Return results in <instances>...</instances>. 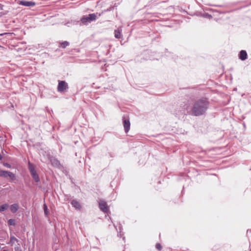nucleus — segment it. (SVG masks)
<instances>
[{
  "label": "nucleus",
  "mask_w": 251,
  "mask_h": 251,
  "mask_svg": "<svg viewBox=\"0 0 251 251\" xmlns=\"http://www.w3.org/2000/svg\"><path fill=\"white\" fill-rule=\"evenodd\" d=\"M99 207L100 209L104 213L107 212L108 210L107 203L104 201H100L99 202Z\"/></svg>",
  "instance_id": "nucleus-8"
},
{
  "label": "nucleus",
  "mask_w": 251,
  "mask_h": 251,
  "mask_svg": "<svg viewBox=\"0 0 251 251\" xmlns=\"http://www.w3.org/2000/svg\"><path fill=\"white\" fill-rule=\"evenodd\" d=\"M8 224L10 226H15L16 225L15 220L10 219L8 221Z\"/></svg>",
  "instance_id": "nucleus-17"
},
{
  "label": "nucleus",
  "mask_w": 251,
  "mask_h": 251,
  "mask_svg": "<svg viewBox=\"0 0 251 251\" xmlns=\"http://www.w3.org/2000/svg\"><path fill=\"white\" fill-rule=\"evenodd\" d=\"M3 165L8 168H10L11 167V165L9 163H4Z\"/></svg>",
  "instance_id": "nucleus-20"
},
{
  "label": "nucleus",
  "mask_w": 251,
  "mask_h": 251,
  "mask_svg": "<svg viewBox=\"0 0 251 251\" xmlns=\"http://www.w3.org/2000/svg\"><path fill=\"white\" fill-rule=\"evenodd\" d=\"M209 101L206 98H202L195 101L192 107L191 114L199 116L204 114L208 108Z\"/></svg>",
  "instance_id": "nucleus-1"
},
{
  "label": "nucleus",
  "mask_w": 251,
  "mask_h": 251,
  "mask_svg": "<svg viewBox=\"0 0 251 251\" xmlns=\"http://www.w3.org/2000/svg\"><path fill=\"white\" fill-rule=\"evenodd\" d=\"M156 248L159 251L161 250V249L162 248L161 245L159 243L156 244Z\"/></svg>",
  "instance_id": "nucleus-18"
},
{
  "label": "nucleus",
  "mask_w": 251,
  "mask_h": 251,
  "mask_svg": "<svg viewBox=\"0 0 251 251\" xmlns=\"http://www.w3.org/2000/svg\"><path fill=\"white\" fill-rule=\"evenodd\" d=\"M71 204L73 205V206L75 207L76 209H79L80 208V205L79 203L75 200H73L71 202Z\"/></svg>",
  "instance_id": "nucleus-12"
},
{
  "label": "nucleus",
  "mask_w": 251,
  "mask_h": 251,
  "mask_svg": "<svg viewBox=\"0 0 251 251\" xmlns=\"http://www.w3.org/2000/svg\"><path fill=\"white\" fill-rule=\"evenodd\" d=\"M20 5L27 7H33L36 5V3L32 1L20 0L18 2Z\"/></svg>",
  "instance_id": "nucleus-7"
},
{
  "label": "nucleus",
  "mask_w": 251,
  "mask_h": 251,
  "mask_svg": "<svg viewBox=\"0 0 251 251\" xmlns=\"http://www.w3.org/2000/svg\"><path fill=\"white\" fill-rule=\"evenodd\" d=\"M123 125L125 128V130L126 133H127L129 129L130 126V123L129 121V118H126L125 116L123 117Z\"/></svg>",
  "instance_id": "nucleus-6"
},
{
  "label": "nucleus",
  "mask_w": 251,
  "mask_h": 251,
  "mask_svg": "<svg viewBox=\"0 0 251 251\" xmlns=\"http://www.w3.org/2000/svg\"><path fill=\"white\" fill-rule=\"evenodd\" d=\"M97 14H90L87 16L83 17L81 19V21L83 24L86 25L88 23H90L92 21H95L97 19Z\"/></svg>",
  "instance_id": "nucleus-2"
},
{
  "label": "nucleus",
  "mask_w": 251,
  "mask_h": 251,
  "mask_svg": "<svg viewBox=\"0 0 251 251\" xmlns=\"http://www.w3.org/2000/svg\"><path fill=\"white\" fill-rule=\"evenodd\" d=\"M0 177H3L4 178H9L11 180L16 179V176L13 173L4 170H0Z\"/></svg>",
  "instance_id": "nucleus-3"
},
{
  "label": "nucleus",
  "mask_w": 251,
  "mask_h": 251,
  "mask_svg": "<svg viewBox=\"0 0 251 251\" xmlns=\"http://www.w3.org/2000/svg\"><path fill=\"white\" fill-rule=\"evenodd\" d=\"M68 88V84L64 81H59L57 87L58 91L62 92L65 91Z\"/></svg>",
  "instance_id": "nucleus-5"
},
{
  "label": "nucleus",
  "mask_w": 251,
  "mask_h": 251,
  "mask_svg": "<svg viewBox=\"0 0 251 251\" xmlns=\"http://www.w3.org/2000/svg\"><path fill=\"white\" fill-rule=\"evenodd\" d=\"M28 169L33 179L35 182H38L40 181L39 176L36 173L33 166L30 162L28 163Z\"/></svg>",
  "instance_id": "nucleus-4"
},
{
  "label": "nucleus",
  "mask_w": 251,
  "mask_h": 251,
  "mask_svg": "<svg viewBox=\"0 0 251 251\" xmlns=\"http://www.w3.org/2000/svg\"><path fill=\"white\" fill-rule=\"evenodd\" d=\"M239 58L242 60H245L247 58V53L245 50H242L240 52Z\"/></svg>",
  "instance_id": "nucleus-10"
},
{
  "label": "nucleus",
  "mask_w": 251,
  "mask_h": 251,
  "mask_svg": "<svg viewBox=\"0 0 251 251\" xmlns=\"http://www.w3.org/2000/svg\"><path fill=\"white\" fill-rule=\"evenodd\" d=\"M19 209V205L18 203H14L10 205V210L13 213H16Z\"/></svg>",
  "instance_id": "nucleus-9"
},
{
  "label": "nucleus",
  "mask_w": 251,
  "mask_h": 251,
  "mask_svg": "<svg viewBox=\"0 0 251 251\" xmlns=\"http://www.w3.org/2000/svg\"><path fill=\"white\" fill-rule=\"evenodd\" d=\"M250 251H251V249H250Z\"/></svg>",
  "instance_id": "nucleus-22"
},
{
  "label": "nucleus",
  "mask_w": 251,
  "mask_h": 251,
  "mask_svg": "<svg viewBox=\"0 0 251 251\" xmlns=\"http://www.w3.org/2000/svg\"><path fill=\"white\" fill-rule=\"evenodd\" d=\"M121 27L118 28L117 29L115 30L114 34L115 38L117 39H120L121 37V32H122Z\"/></svg>",
  "instance_id": "nucleus-11"
},
{
  "label": "nucleus",
  "mask_w": 251,
  "mask_h": 251,
  "mask_svg": "<svg viewBox=\"0 0 251 251\" xmlns=\"http://www.w3.org/2000/svg\"><path fill=\"white\" fill-rule=\"evenodd\" d=\"M61 47L65 49L67 46L69 45V43L68 41H64L62 43H60Z\"/></svg>",
  "instance_id": "nucleus-16"
},
{
  "label": "nucleus",
  "mask_w": 251,
  "mask_h": 251,
  "mask_svg": "<svg viewBox=\"0 0 251 251\" xmlns=\"http://www.w3.org/2000/svg\"><path fill=\"white\" fill-rule=\"evenodd\" d=\"M8 205L7 204H3L0 206V212L3 211L7 209Z\"/></svg>",
  "instance_id": "nucleus-13"
},
{
  "label": "nucleus",
  "mask_w": 251,
  "mask_h": 251,
  "mask_svg": "<svg viewBox=\"0 0 251 251\" xmlns=\"http://www.w3.org/2000/svg\"><path fill=\"white\" fill-rule=\"evenodd\" d=\"M15 242H18V240L14 236H11L10 237V243L11 244L12 246L13 245V244H14Z\"/></svg>",
  "instance_id": "nucleus-15"
},
{
  "label": "nucleus",
  "mask_w": 251,
  "mask_h": 251,
  "mask_svg": "<svg viewBox=\"0 0 251 251\" xmlns=\"http://www.w3.org/2000/svg\"><path fill=\"white\" fill-rule=\"evenodd\" d=\"M14 250L15 251H22L20 246L15 247Z\"/></svg>",
  "instance_id": "nucleus-19"
},
{
  "label": "nucleus",
  "mask_w": 251,
  "mask_h": 251,
  "mask_svg": "<svg viewBox=\"0 0 251 251\" xmlns=\"http://www.w3.org/2000/svg\"><path fill=\"white\" fill-rule=\"evenodd\" d=\"M43 209H44V213H45V215L47 216L49 214V212L48 211V207L47 206V205L46 204H44V205H43Z\"/></svg>",
  "instance_id": "nucleus-14"
},
{
  "label": "nucleus",
  "mask_w": 251,
  "mask_h": 251,
  "mask_svg": "<svg viewBox=\"0 0 251 251\" xmlns=\"http://www.w3.org/2000/svg\"><path fill=\"white\" fill-rule=\"evenodd\" d=\"M2 251H7V250H3Z\"/></svg>",
  "instance_id": "nucleus-21"
}]
</instances>
